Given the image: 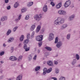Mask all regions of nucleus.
Masks as SVG:
<instances>
[{
	"label": "nucleus",
	"instance_id": "nucleus-35",
	"mask_svg": "<svg viewBox=\"0 0 80 80\" xmlns=\"http://www.w3.org/2000/svg\"><path fill=\"white\" fill-rule=\"evenodd\" d=\"M58 37H57L55 39V42L54 43H58Z\"/></svg>",
	"mask_w": 80,
	"mask_h": 80
},
{
	"label": "nucleus",
	"instance_id": "nucleus-39",
	"mask_svg": "<svg viewBox=\"0 0 80 80\" xmlns=\"http://www.w3.org/2000/svg\"><path fill=\"white\" fill-rule=\"evenodd\" d=\"M4 53H5L4 51H2L0 52V55L1 56H2V55H4Z\"/></svg>",
	"mask_w": 80,
	"mask_h": 80
},
{
	"label": "nucleus",
	"instance_id": "nucleus-31",
	"mask_svg": "<svg viewBox=\"0 0 80 80\" xmlns=\"http://www.w3.org/2000/svg\"><path fill=\"white\" fill-rule=\"evenodd\" d=\"M18 28V27L16 26L14 28H13V31L14 32H16V30H17Z\"/></svg>",
	"mask_w": 80,
	"mask_h": 80
},
{
	"label": "nucleus",
	"instance_id": "nucleus-40",
	"mask_svg": "<svg viewBox=\"0 0 80 80\" xmlns=\"http://www.w3.org/2000/svg\"><path fill=\"white\" fill-rule=\"evenodd\" d=\"M37 55H35L34 57L33 58V60H36V59H37Z\"/></svg>",
	"mask_w": 80,
	"mask_h": 80
},
{
	"label": "nucleus",
	"instance_id": "nucleus-19",
	"mask_svg": "<svg viewBox=\"0 0 80 80\" xmlns=\"http://www.w3.org/2000/svg\"><path fill=\"white\" fill-rule=\"evenodd\" d=\"M53 0H48V1L51 2L50 4V5H52V7H54V6H55V3H54V2H53Z\"/></svg>",
	"mask_w": 80,
	"mask_h": 80
},
{
	"label": "nucleus",
	"instance_id": "nucleus-10",
	"mask_svg": "<svg viewBox=\"0 0 80 80\" xmlns=\"http://www.w3.org/2000/svg\"><path fill=\"white\" fill-rule=\"evenodd\" d=\"M75 15L74 14H73L70 16L68 18L69 21H72V20H73V18H74L75 17Z\"/></svg>",
	"mask_w": 80,
	"mask_h": 80
},
{
	"label": "nucleus",
	"instance_id": "nucleus-12",
	"mask_svg": "<svg viewBox=\"0 0 80 80\" xmlns=\"http://www.w3.org/2000/svg\"><path fill=\"white\" fill-rule=\"evenodd\" d=\"M40 29H41V26H38L36 30V33H38V32H39V31L40 30Z\"/></svg>",
	"mask_w": 80,
	"mask_h": 80
},
{
	"label": "nucleus",
	"instance_id": "nucleus-26",
	"mask_svg": "<svg viewBox=\"0 0 80 80\" xmlns=\"http://www.w3.org/2000/svg\"><path fill=\"white\" fill-rule=\"evenodd\" d=\"M33 2H29L28 4V7H31V6H32V5H33Z\"/></svg>",
	"mask_w": 80,
	"mask_h": 80
},
{
	"label": "nucleus",
	"instance_id": "nucleus-4",
	"mask_svg": "<svg viewBox=\"0 0 80 80\" xmlns=\"http://www.w3.org/2000/svg\"><path fill=\"white\" fill-rule=\"evenodd\" d=\"M43 36L42 35H40L37 36L36 37V40L38 41V42L42 41V40H43Z\"/></svg>",
	"mask_w": 80,
	"mask_h": 80
},
{
	"label": "nucleus",
	"instance_id": "nucleus-7",
	"mask_svg": "<svg viewBox=\"0 0 80 80\" xmlns=\"http://www.w3.org/2000/svg\"><path fill=\"white\" fill-rule=\"evenodd\" d=\"M63 45V42L61 41H59L56 45V47L58 48H60Z\"/></svg>",
	"mask_w": 80,
	"mask_h": 80
},
{
	"label": "nucleus",
	"instance_id": "nucleus-46",
	"mask_svg": "<svg viewBox=\"0 0 80 80\" xmlns=\"http://www.w3.org/2000/svg\"><path fill=\"white\" fill-rule=\"evenodd\" d=\"M1 21H2V22H3L4 20H5V19L4 18V17H2V18L1 19Z\"/></svg>",
	"mask_w": 80,
	"mask_h": 80
},
{
	"label": "nucleus",
	"instance_id": "nucleus-30",
	"mask_svg": "<svg viewBox=\"0 0 80 80\" xmlns=\"http://www.w3.org/2000/svg\"><path fill=\"white\" fill-rule=\"evenodd\" d=\"M67 38L68 40H70V34H67Z\"/></svg>",
	"mask_w": 80,
	"mask_h": 80
},
{
	"label": "nucleus",
	"instance_id": "nucleus-63",
	"mask_svg": "<svg viewBox=\"0 0 80 80\" xmlns=\"http://www.w3.org/2000/svg\"><path fill=\"white\" fill-rule=\"evenodd\" d=\"M39 72H37L36 74H37H37H38V73Z\"/></svg>",
	"mask_w": 80,
	"mask_h": 80
},
{
	"label": "nucleus",
	"instance_id": "nucleus-57",
	"mask_svg": "<svg viewBox=\"0 0 80 80\" xmlns=\"http://www.w3.org/2000/svg\"><path fill=\"white\" fill-rule=\"evenodd\" d=\"M3 47H6V44H5V43H3Z\"/></svg>",
	"mask_w": 80,
	"mask_h": 80
},
{
	"label": "nucleus",
	"instance_id": "nucleus-2",
	"mask_svg": "<svg viewBox=\"0 0 80 80\" xmlns=\"http://www.w3.org/2000/svg\"><path fill=\"white\" fill-rule=\"evenodd\" d=\"M22 58L23 56L21 55L19 56L18 58H17L15 57L11 56L9 58V60H11L12 61H16V60H17L19 62L20 61H21V60H22Z\"/></svg>",
	"mask_w": 80,
	"mask_h": 80
},
{
	"label": "nucleus",
	"instance_id": "nucleus-24",
	"mask_svg": "<svg viewBox=\"0 0 80 80\" xmlns=\"http://www.w3.org/2000/svg\"><path fill=\"white\" fill-rule=\"evenodd\" d=\"M24 39V35H22L20 38V40L21 42H22Z\"/></svg>",
	"mask_w": 80,
	"mask_h": 80
},
{
	"label": "nucleus",
	"instance_id": "nucleus-16",
	"mask_svg": "<svg viewBox=\"0 0 80 80\" xmlns=\"http://www.w3.org/2000/svg\"><path fill=\"white\" fill-rule=\"evenodd\" d=\"M47 64L49 66H53V62L52 61H48Z\"/></svg>",
	"mask_w": 80,
	"mask_h": 80
},
{
	"label": "nucleus",
	"instance_id": "nucleus-34",
	"mask_svg": "<svg viewBox=\"0 0 80 80\" xmlns=\"http://www.w3.org/2000/svg\"><path fill=\"white\" fill-rule=\"evenodd\" d=\"M76 58L77 60H78L80 59V56H79V55L78 54H76Z\"/></svg>",
	"mask_w": 80,
	"mask_h": 80
},
{
	"label": "nucleus",
	"instance_id": "nucleus-8",
	"mask_svg": "<svg viewBox=\"0 0 80 80\" xmlns=\"http://www.w3.org/2000/svg\"><path fill=\"white\" fill-rule=\"evenodd\" d=\"M54 38V34L52 33H50L49 36V38H48V40L49 41H51Z\"/></svg>",
	"mask_w": 80,
	"mask_h": 80
},
{
	"label": "nucleus",
	"instance_id": "nucleus-20",
	"mask_svg": "<svg viewBox=\"0 0 80 80\" xmlns=\"http://www.w3.org/2000/svg\"><path fill=\"white\" fill-rule=\"evenodd\" d=\"M28 42H29V40L27 39L25 40L23 42V43L24 45H26V44H28Z\"/></svg>",
	"mask_w": 80,
	"mask_h": 80
},
{
	"label": "nucleus",
	"instance_id": "nucleus-50",
	"mask_svg": "<svg viewBox=\"0 0 80 80\" xmlns=\"http://www.w3.org/2000/svg\"><path fill=\"white\" fill-rule=\"evenodd\" d=\"M25 51L26 52H28V51H29L30 50V49L29 48H26V49H25Z\"/></svg>",
	"mask_w": 80,
	"mask_h": 80
},
{
	"label": "nucleus",
	"instance_id": "nucleus-27",
	"mask_svg": "<svg viewBox=\"0 0 80 80\" xmlns=\"http://www.w3.org/2000/svg\"><path fill=\"white\" fill-rule=\"evenodd\" d=\"M40 69V66H37L35 68V71H38Z\"/></svg>",
	"mask_w": 80,
	"mask_h": 80
},
{
	"label": "nucleus",
	"instance_id": "nucleus-51",
	"mask_svg": "<svg viewBox=\"0 0 80 80\" xmlns=\"http://www.w3.org/2000/svg\"><path fill=\"white\" fill-rule=\"evenodd\" d=\"M11 50L12 52H13L14 50V48L13 47H12L11 48Z\"/></svg>",
	"mask_w": 80,
	"mask_h": 80
},
{
	"label": "nucleus",
	"instance_id": "nucleus-33",
	"mask_svg": "<svg viewBox=\"0 0 80 80\" xmlns=\"http://www.w3.org/2000/svg\"><path fill=\"white\" fill-rule=\"evenodd\" d=\"M29 18H30V17H29V15H27L26 16L25 19L26 20H28Z\"/></svg>",
	"mask_w": 80,
	"mask_h": 80
},
{
	"label": "nucleus",
	"instance_id": "nucleus-21",
	"mask_svg": "<svg viewBox=\"0 0 80 80\" xmlns=\"http://www.w3.org/2000/svg\"><path fill=\"white\" fill-rule=\"evenodd\" d=\"M27 10V9L25 8H23L21 9V12L22 13H25V12H26Z\"/></svg>",
	"mask_w": 80,
	"mask_h": 80
},
{
	"label": "nucleus",
	"instance_id": "nucleus-44",
	"mask_svg": "<svg viewBox=\"0 0 80 80\" xmlns=\"http://www.w3.org/2000/svg\"><path fill=\"white\" fill-rule=\"evenodd\" d=\"M21 17H22V15H20L18 17V20H20V19H21Z\"/></svg>",
	"mask_w": 80,
	"mask_h": 80
},
{
	"label": "nucleus",
	"instance_id": "nucleus-13",
	"mask_svg": "<svg viewBox=\"0 0 80 80\" xmlns=\"http://www.w3.org/2000/svg\"><path fill=\"white\" fill-rule=\"evenodd\" d=\"M13 40H14V38L11 37L9 38V40L8 41V43H11V42H12Z\"/></svg>",
	"mask_w": 80,
	"mask_h": 80
},
{
	"label": "nucleus",
	"instance_id": "nucleus-54",
	"mask_svg": "<svg viewBox=\"0 0 80 80\" xmlns=\"http://www.w3.org/2000/svg\"><path fill=\"white\" fill-rule=\"evenodd\" d=\"M4 18L5 20H7V18H8L7 17H4Z\"/></svg>",
	"mask_w": 80,
	"mask_h": 80
},
{
	"label": "nucleus",
	"instance_id": "nucleus-29",
	"mask_svg": "<svg viewBox=\"0 0 80 80\" xmlns=\"http://www.w3.org/2000/svg\"><path fill=\"white\" fill-rule=\"evenodd\" d=\"M52 70V68H50L49 69H48L47 71V73H50V72H51Z\"/></svg>",
	"mask_w": 80,
	"mask_h": 80
},
{
	"label": "nucleus",
	"instance_id": "nucleus-38",
	"mask_svg": "<svg viewBox=\"0 0 80 80\" xmlns=\"http://www.w3.org/2000/svg\"><path fill=\"white\" fill-rule=\"evenodd\" d=\"M30 33H28L27 34V38L29 40L30 39Z\"/></svg>",
	"mask_w": 80,
	"mask_h": 80
},
{
	"label": "nucleus",
	"instance_id": "nucleus-47",
	"mask_svg": "<svg viewBox=\"0 0 80 80\" xmlns=\"http://www.w3.org/2000/svg\"><path fill=\"white\" fill-rule=\"evenodd\" d=\"M23 48L24 49H26L27 48V46L26 44H24L23 46Z\"/></svg>",
	"mask_w": 80,
	"mask_h": 80
},
{
	"label": "nucleus",
	"instance_id": "nucleus-23",
	"mask_svg": "<svg viewBox=\"0 0 80 80\" xmlns=\"http://www.w3.org/2000/svg\"><path fill=\"white\" fill-rule=\"evenodd\" d=\"M76 63H77V60H76V59H73V61L72 62L71 64H72V65H74Z\"/></svg>",
	"mask_w": 80,
	"mask_h": 80
},
{
	"label": "nucleus",
	"instance_id": "nucleus-22",
	"mask_svg": "<svg viewBox=\"0 0 80 80\" xmlns=\"http://www.w3.org/2000/svg\"><path fill=\"white\" fill-rule=\"evenodd\" d=\"M43 75H45L47 73V68H44L43 69Z\"/></svg>",
	"mask_w": 80,
	"mask_h": 80
},
{
	"label": "nucleus",
	"instance_id": "nucleus-53",
	"mask_svg": "<svg viewBox=\"0 0 80 80\" xmlns=\"http://www.w3.org/2000/svg\"><path fill=\"white\" fill-rule=\"evenodd\" d=\"M22 45V43H20L18 45V47H21Z\"/></svg>",
	"mask_w": 80,
	"mask_h": 80
},
{
	"label": "nucleus",
	"instance_id": "nucleus-11",
	"mask_svg": "<svg viewBox=\"0 0 80 80\" xmlns=\"http://www.w3.org/2000/svg\"><path fill=\"white\" fill-rule=\"evenodd\" d=\"M67 26H68V25L67 24H63L61 27V30H63V29H65L66 28H67Z\"/></svg>",
	"mask_w": 80,
	"mask_h": 80
},
{
	"label": "nucleus",
	"instance_id": "nucleus-60",
	"mask_svg": "<svg viewBox=\"0 0 80 80\" xmlns=\"http://www.w3.org/2000/svg\"><path fill=\"white\" fill-rule=\"evenodd\" d=\"M8 80H12V78H9L8 79Z\"/></svg>",
	"mask_w": 80,
	"mask_h": 80
},
{
	"label": "nucleus",
	"instance_id": "nucleus-48",
	"mask_svg": "<svg viewBox=\"0 0 80 80\" xmlns=\"http://www.w3.org/2000/svg\"><path fill=\"white\" fill-rule=\"evenodd\" d=\"M54 62L55 65H57V64H58V62L57 61H54Z\"/></svg>",
	"mask_w": 80,
	"mask_h": 80
},
{
	"label": "nucleus",
	"instance_id": "nucleus-58",
	"mask_svg": "<svg viewBox=\"0 0 80 80\" xmlns=\"http://www.w3.org/2000/svg\"><path fill=\"white\" fill-rule=\"evenodd\" d=\"M40 50H38V53H40Z\"/></svg>",
	"mask_w": 80,
	"mask_h": 80
},
{
	"label": "nucleus",
	"instance_id": "nucleus-1",
	"mask_svg": "<svg viewBox=\"0 0 80 80\" xmlns=\"http://www.w3.org/2000/svg\"><path fill=\"white\" fill-rule=\"evenodd\" d=\"M64 19L60 18H58L56 19L54 22V25H61L64 23Z\"/></svg>",
	"mask_w": 80,
	"mask_h": 80
},
{
	"label": "nucleus",
	"instance_id": "nucleus-14",
	"mask_svg": "<svg viewBox=\"0 0 80 80\" xmlns=\"http://www.w3.org/2000/svg\"><path fill=\"white\" fill-rule=\"evenodd\" d=\"M22 75L20 74L19 75L17 78L16 80H22Z\"/></svg>",
	"mask_w": 80,
	"mask_h": 80
},
{
	"label": "nucleus",
	"instance_id": "nucleus-45",
	"mask_svg": "<svg viewBox=\"0 0 80 80\" xmlns=\"http://www.w3.org/2000/svg\"><path fill=\"white\" fill-rule=\"evenodd\" d=\"M7 10H10V8H11V7H10V6H8L7 8Z\"/></svg>",
	"mask_w": 80,
	"mask_h": 80
},
{
	"label": "nucleus",
	"instance_id": "nucleus-3",
	"mask_svg": "<svg viewBox=\"0 0 80 80\" xmlns=\"http://www.w3.org/2000/svg\"><path fill=\"white\" fill-rule=\"evenodd\" d=\"M42 14H39L36 15L34 16V19L37 22H39L42 19Z\"/></svg>",
	"mask_w": 80,
	"mask_h": 80
},
{
	"label": "nucleus",
	"instance_id": "nucleus-64",
	"mask_svg": "<svg viewBox=\"0 0 80 80\" xmlns=\"http://www.w3.org/2000/svg\"><path fill=\"white\" fill-rule=\"evenodd\" d=\"M21 68H23V65H21Z\"/></svg>",
	"mask_w": 80,
	"mask_h": 80
},
{
	"label": "nucleus",
	"instance_id": "nucleus-18",
	"mask_svg": "<svg viewBox=\"0 0 80 80\" xmlns=\"http://www.w3.org/2000/svg\"><path fill=\"white\" fill-rule=\"evenodd\" d=\"M61 7H62V2H60L57 5L56 8L58 9L60 8Z\"/></svg>",
	"mask_w": 80,
	"mask_h": 80
},
{
	"label": "nucleus",
	"instance_id": "nucleus-17",
	"mask_svg": "<svg viewBox=\"0 0 80 80\" xmlns=\"http://www.w3.org/2000/svg\"><path fill=\"white\" fill-rule=\"evenodd\" d=\"M32 60V56L29 55L28 57V62H30Z\"/></svg>",
	"mask_w": 80,
	"mask_h": 80
},
{
	"label": "nucleus",
	"instance_id": "nucleus-41",
	"mask_svg": "<svg viewBox=\"0 0 80 80\" xmlns=\"http://www.w3.org/2000/svg\"><path fill=\"white\" fill-rule=\"evenodd\" d=\"M42 42H39V43H38L39 47H41V46H42Z\"/></svg>",
	"mask_w": 80,
	"mask_h": 80
},
{
	"label": "nucleus",
	"instance_id": "nucleus-32",
	"mask_svg": "<svg viewBox=\"0 0 80 80\" xmlns=\"http://www.w3.org/2000/svg\"><path fill=\"white\" fill-rule=\"evenodd\" d=\"M45 48L48 50V51H51L52 50V48L49 47H46Z\"/></svg>",
	"mask_w": 80,
	"mask_h": 80
},
{
	"label": "nucleus",
	"instance_id": "nucleus-61",
	"mask_svg": "<svg viewBox=\"0 0 80 80\" xmlns=\"http://www.w3.org/2000/svg\"><path fill=\"white\" fill-rule=\"evenodd\" d=\"M0 72L1 73H2V72H3V70H0Z\"/></svg>",
	"mask_w": 80,
	"mask_h": 80
},
{
	"label": "nucleus",
	"instance_id": "nucleus-6",
	"mask_svg": "<svg viewBox=\"0 0 80 80\" xmlns=\"http://www.w3.org/2000/svg\"><path fill=\"white\" fill-rule=\"evenodd\" d=\"M58 13L59 15H65L67 14L66 11L63 10H59Z\"/></svg>",
	"mask_w": 80,
	"mask_h": 80
},
{
	"label": "nucleus",
	"instance_id": "nucleus-49",
	"mask_svg": "<svg viewBox=\"0 0 80 80\" xmlns=\"http://www.w3.org/2000/svg\"><path fill=\"white\" fill-rule=\"evenodd\" d=\"M5 2V3H8V2H9V0H5L4 1Z\"/></svg>",
	"mask_w": 80,
	"mask_h": 80
},
{
	"label": "nucleus",
	"instance_id": "nucleus-62",
	"mask_svg": "<svg viewBox=\"0 0 80 80\" xmlns=\"http://www.w3.org/2000/svg\"><path fill=\"white\" fill-rule=\"evenodd\" d=\"M1 63H4V62H3V61H1Z\"/></svg>",
	"mask_w": 80,
	"mask_h": 80
},
{
	"label": "nucleus",
	"instance_id": "nucleus-5",
	"mask_svg": "<svg viewBox=\"0 0 80 80\" xmlns=\"http://www.w3.org/2000/svg\"><path fill=\"white\" fill-rule=\"evenodd\" d=\"M70 4H71V1L70 0L67 1L65 3L64 6L65 8H67V7H69L70 5Z\"/></svg>",
	"mask_w": 80,
	"mask_h": 80
},
{
	"label": "nucleus",
	"instance_id": "nucleus-15",
	"mask_svg": "<svg viewBox=\"0 0 80 80\" xmlns=\"http://www.w3.org/2000/svg\"><path fill=\"white\" fill-rule=\"evenodd\" d=\"M35 25H32L31 26L30 28V31L31 32H33L35 29Z\"/></svg>",
	"mask_w": 80,
	"mask_h": 80
},
{
	"label": "nucleus",
	"instance_id": "nucleus-59",
	"mask_svg": "<svg viewBox=\"0 0 80 80\" xmlns=\"http://www.w3.org/2000/svg\"><path fill=\"white\" fill-rule=\"evenodd\" d=\"M31 37H32V38H33V37H34V35L32 34L31 35Z\"/></svg>",
	"mask_w": 80,
	"mask_h": 80
},
{
	"label": "nucleus",
	"instance_id": "nucleus-52",
	"mask_svg": "<svg viewBox=\"0 0 80 80\" xmlns=\"http://www.w3.org/2000/svg\"><path fill=\"white\" fill-rule=\"evenodd\" d=\"M51 78L52 79H53V80H57V78H55V77H52Z\"/></svg>",
	"mask_w": 80,
	"mask_h": 80
},
{
	"label": "nucleus",
	"instance_id": "nucleus-28",
	"mask_svg": "<svg viewBox=\"0 0 80 80\" xmlns=\"http://www.w3.org/2000/svg\"><path fill=\"white\" fill-rule=\"evenodd\" d=\"M19 6V4H18L17 2H16L14 5V8H17L18 6Z\"/></svg>",
	"mask_w": 80,
	"mask_h": 80
},
{
	"label": "nucleus",
	"instance_id": "nucleus-55",
	"mask_svg": "<svg viewBox=\"0 0 80 80\" xmlns=\"http://www.w3.org/2000/svg\"><path fill=\"white\" fill-rule=\"evenodd\" d=\"M3 78V76H2L0 77V79H2Z\"/></svg>",
	"mask_w": 80,
	"mask_h": 80
},
{
	"label": "nucleus",
	"instance_id": "nucleus-37",
	"mask_svg": "<svg viewBox=\"0 0 80 80\" xmlns=\"http://www.w3.org/2000/svg\"><path fill=\"white\" fill-rule=\"evenodd\" d=\"M59 80H65V78L64 77H61L59 78Z\"/></svg>",
	"mask_w": 80,
	"mask_h": 80
},
{
	"label": "nucleus",
	"instance_id": "nucleus-56",
	"mask_svg": "<svg viewBox=\"0 0 80 80\" xmlns=\"http://www.w3.org/2000/svg\"><path fill=\"white\" fill-rule=\"evenodd\" d=\"M32 35H35V32L33 31L32 32Z\"/></svg>",
	"mask_w": 80,
	"mask_h": 80
},
{
	"label": "nucleus",
	"instance_id": "nucleus-36",
	"mask_svg": "<svg viewBox=\"0 0 80 80\" xmlns=\"http://www.w3.org/2000/svg\"><path fill=\"white\" fill-rule=\"evenodd\" d=\"M55 73H59V69L56 68L55 70Z\"/></svg>",
	"mask_w": 80,
	"mask_h": 80
},
{
	"label": "nucleus",
	"instance_id": "nucleus-25",
	"mask_svg": "<svg viewBox=\"0 0 80 80\" xmlns=\"http://www.w3.org/2000/svg\"><path fill=\"white\" fill-rule=\"evenodd\" d=\"M12 32V31L10 29H8L6 33L7 35H9Z\"/></svg>",
	"mask_w": 80,
	"mask_h": 80
},
{
	"label": "nucleus",
	"instance_id": "nucleus-43",
	"mask_svg": "<svg viewBox=\"0 0 80 80\" xmlns=\"http://www.w3.org/2000/svg\"><path fill=\"white\" fill-rule=\"evenodd\" d=\"M15 22H16V23H17V22H18V21L19 20L18 19V18H16L14 20Z\"/></svg>",
	"mask_w": 80,
	"mask_h": 80
},
{
	"label": "nucleus",
	"instance_id": "nucleus-42",
	"mask_svg": "<svg viewBox=\"0 0 80 80\" xmlns=\"http://www.w3.org/2000/svg\"><path fill=\"white\" fill-rule=\"evenodd\" d=\"M45 29L42 28L41 30V33H43V32H45Z\"/></svg>",
	"mask_w": 80,
	"mask_h": 80
},
{
	"label": "nucleus",
	"instance_id": "nucleus-9",
	"mask_svg": "<svg viewBox=\"0 0 80 80\" xmlns=\"http://www.w3.org/2000/svg\"><path fill=\"white\" fill-rule=\"evenodd\" d=\"M43 10L44 12H46L48 10V8L47 5H44L43 8Z\"/></svg>",
	"mask_w": 80,
	"mask_h": 80
}]
</instances>
